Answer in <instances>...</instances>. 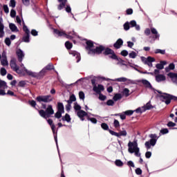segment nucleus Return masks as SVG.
<instances>
[{
	"label": "nucleus",
	"mask_w": 177,
	"mask_h": 177,
	"mask_svg": "<svg viewBox=\"0 0 177 177\" xmlns=\"http://www.w3.org/2000/svg\"><path fill=\"white\" fill-rule=\"evenodd\" d=\"M59 4L57 6L58 10L64 9L67 13H71V7L67 4V0H57Z\"/></svg>",
	"instance_id": "obj_7"
},
{
	"label": "nucleus",
	"mask_w": 177,
	"mask_h": 177,
	"mask_svg": "<svg viewBox=\"0 0 177 177\" xmlns=\"http://www.w3.org/2000/svg\"><path fill=\"white\" fill-rule=\"evenodd\" d=\"M77 117H79V118H84V117H88V113H86L84 110L78 111L77 113Z\"/></svg>",
	"instance_id": "obj_17"
},
{
	"label": "nucleus",
	"mask_w": 177,
	"mask_h": 177,
	"mask_svg": "<svg viewBox=\"0 0 177 177\" xmlns=\"http://www.w3.org/2000/svg\"><path fill=\"white\" fill-rule=\"evenodd\" d=\"M165 80H167V78L165 77V75H157L156 76V81L157 82H161L162 81H165Z\"/></svg>",
	"instance_id": "obj_21"
},
{
	"label": "nucleus",
	"mask_w": 177,
	"mask_h": 177,
	"mask_svg": "<svg viewBox=\"0 0 177 177\" xmlns=\"http://www.w3.org/2000/svg\"><path fill=\"white\" fill-rule=\"evenodd\" d=\"M72 35H75V32H74V31L70 32H68V35H67L66 33V35H64V37H65L66 38H68V39H73Z\"/></svg>",
	"instance_id": "obj_33"
},
{
	"label": "nucleus",
	"mask_w": 177,
	"mask_h": 177,
	"mask_svg": "<svg viewBox=\"0 0 177 177\" xmlns=\"http://www.w3.org/2000/svg\"><path fill=\"white\" fill-rule=\"evenodd\" d=\"M55 66L53 64H48L43 70H44L45 73H46V70L50 71V70H54Z\"/></svg>",
	"instance_id": "obj_26"
},
{
	"label": "nucleus",
	"mask_w": 177,
	"mask_h": 177,
	"mask_svg": "<svg viewBox=\"0 0 177 177\" xmlns=\"http://www.w3.org/2000/svg\"><path fill=\"white\" fill-rule=\"evenodd\" d=\"M65 46H66V49H68V50H70V49H71V48H73V44L68 41L65 42Z\"/></svg>",
	"instance_id": "obj_36"
},
{
	"label": "nucleus",
	"mask_w": 177,
	"mask_h": 177,
	"mask_svg": "<svg viewBox=\"0 0 177 177\" xmlns=\"http://www.w3.org/2000/svg\"><path fill=\"white\" fill-rule=\"evenodd\" d=\"M129 56L131 59H135V57L137 56V54L135 53V51H132L129 54Z\"/></svg>",
	"instance_id": "obj_52"
},
{
	"label": "nucleus",
	"mask_w": 177,
	"mask_h": 177,
	"mask_svg": "<svg viewBox=\"0 0 177 177\" xmlns=\"http://www.w3.org/2000/svg\"><path fill=\"white\" fill-rule=\"evenodd\" d=\"M1 63L2 66H8L9 63L8 62V58H3Z\"/></svg>",
	"instance_id": "obj_41"
},
{
	"label": "nucleus",
	"mask_w": 177,
	"mask_h": 177,
	"mask_svg": "<svg viewBox=\"0 0 177 177\" xmlns=\"http://www.w3.org/2000/svg\"><path fill=\"white\" fill-rule=\"evenodd\" d=\"M169 70H175V64L171 63L169 65V67L165 68L166 73H168L169 71Z\"/></svg>",
	"instance_id": "obj_32"
},
{
	"label": "nucleus",
	"mask_w": 177,
	"mask_h": 177,
	"mask_svg": "<svg viewBox=\"0 0 177 177\" xmlns=\"http://www.w3.org/2000/svg\"><path fill=\"white\" fill-rule=\"evenodd\" d=\"M128 167H131L132 168H135V164L132 162V160H129L127 162Z\"/></svg>",
	"instance_id": "obj_62"
},
{
	"label": "nucleus",
	"mask_w": 177,
	"mask_h": 177,
	"mask_svg": "<svg viewBox=\"0 0 177 177\" xmlns=\"http://www.w3.org/2000/svg\"><path fill=\"white\" fill-rule=\"evenodd\" d=\"M106 105L107 106H114V101L113 100H109L106 102Z\"/></svg>",
	"instance_id": "obj_60"
},
{
	"label": "nucleus",
	"mask_w": 177,
	"mask_h": 177,
	"mask_svg": "<svg viewBox=\"0 0 177 177\" xmlns=\"http://www.w3.org/2000/svg\"><path fill=\"white\" fill-rule=\"evenodd\" d=\"M62 121H66V122H71V118L68 113H66L65 116L62 117Z\"/></svg>",
	"instance_id": "obj_28"
},
{
	"label": "nucleus",
	"mask_w": 177,
	"mask_h": 177,
	"mask_svg": "<svg viewBox=\"0 0 177 177\" xmlns=\"http://www.w3.org/2000/svg\"><path fill=\"white\" fill-rule=\"evenodd\" d=\"M41 106L42 109H46V111L44 109L39 110V114L40 117H42V118L48 120V118H50V117L55 114V110H53L52 105H48L47 108L46 104H42Z\"/></svg>",
	"instance_id": "obj_2"
},
{
	"label": "nucleus",
	"mask_w": 177,
	"mask_h": 177,
	"mask_svg": "<svg viewBox=\"0 0 177 177\" xmlns=\"http://www.w3.org/2000/svg\"><path fill=\"white\" fill-rule=\"evenodd\" d=\"M115 165H116V167H123L124 162H122L121 160L118 159L115 161Z\"/></svg>",
	"instance_id": "obj_35"
},
{
	"label": "nucleus",
	"mask_w": 177,
	"mask_h": 177,
	"mask_svg": "<svg viewBox=\"0 0 177 177\" xmlns=\"http://www.w3.org/2000/svg\"><path fill=\"white\" fill-rule=\"evenodd\" d=\"M88 121H91L93 124H97V120L95 118H90L89 116L87 117Z\"/></svg>",
	"instance_id": "obj_40"
},
{
	"label": "nucleus",
	"mask_w": 177,
	"mask_h": 177,
	"mask_svg": "<svg viewBox=\"0 0 177 177\" xmlns=\"http://www.w3.org/2000/svg\"><path fill=\"white\" fill-rule=\"evenodd\" d=\"M156 54L160 53V55H165V50L156 49L155 50Z\"/></svg>",
	"instance_id": "obj_48"
},
{
	"label": "nucleus",
	"mask_w": 177,
	"mask_h": 177,
	"mask_svg": "<svg viewBox=\"0 0 177 177\" xmlns=\"http://www.w3.org/2000/svg\"><path fill=\"white\" fill-rule=\"evenodd\" d=\"M56 127L55 125H53L51 127V130L53 131V136H54V139L55 140V143L57 146V131H56Z\"/></svg>",
	"instance_id": "obj_18"
},
{
	"label": "nucleus",
	"mask_w": 177,
	"mask_h": 177,
	"mask_svg": "<svg viewBox=\"0 0 177 177\" xmlns=\"http://www.w3.org/2000/svg\"><path fill=\"white\" fill-rule=\"evenodd\" d=\"M122 45H124V41L122 39H118L113 44V48H115V49H120Z\"/></svg>",
	"instance_id": "obj_15"
},
{
	"label": "nucleus",
	"mask_w": 177,
	"mask_h": 177,
	"mask_svg": "<svg viewBox=\"0 0 177 177\" xmlns=\"http://www.w3.org/2000/svg\"><path fill=\"white\" fill-rule=\"evenodd\" d=\"M64 112L57 111L56 112V113L55 114V118H57L59 120V118H62V114H63Z\"/></svg>",
	"instance_id": "obj_44"
},
{
	"label": "nucleus",
	"mask_w": 177,
	"mask_h": 177,
	"mask_svg": "<svg viewBox=\"0 0 177 177\" xmlns=\"http://www.w3.org/2000/svg\"><path fill=\"white\" fill-rule=\"evenodd\" d=\"M113 127L118 129V128H120V122L117 120H114L113 121Z\"/></svg>",
	"instance_id": "obj_42"
},
{
	"label": "nucleus",
	"mask_w": 177,
	"mask_h": 177,
	"mask_svg": "<svg viewBox=\"0 0 177 177\" xmlns=\"http://www.w3.org/2000/svg\"><path fill=\"white\" fill-rule=\"evenodd\" d=\"M9 27L12 32H15V31L17 32L19 31V29H17V26H16L15 24H10Z\"/></svg>",
	"instance_id": "obj_25"
},
{
	"label": "nucleus",
	"mask_w": 177,
	"mask_h": 177,
	"mask_svg": "<svg viewBox=\"0 0 177 177\" xmlns=\"http://www.w3.org/2000/svg\"><path fill=\"white\" fill-rule=\"evenodd\" d=\"M53 32L54 34H56V35H58V37H64V35H66L64 31H61L56 28H53Z\"/></svg>",
	"instance_id": "obj_19"
},
{
	"label": "nucleus",
	"mask_w": 177,
	"mask_h": 177,
	"mask_svg": "<svg viewBox=\"0 0 177 177\" xmlns=\"http://www.w3.org/2000/svg\"><path fill=\"white\" fill-rule=\"evenodd\" d=\"M148 63H153V62H156V59H154V57H148L147 59V61H145Z\"/></svg>",
	"instance_id": "obj_55"
},
{
	"label": "nucleus",
	"mask_w": 177,
	"mask_h": 177,
	"mask_svg": "<svg viewBox=\"0 0 177 177\" xmlns=\"http://www.w3.org/2000/svg\"><path fill=\"white\" fill-rule=\"evenodd\" d=\"M120 55L122 56H123L124 57H127V56H128L129 53H128V50H122L121 52H120Z\"/></svg>",
	"instance_id": "obj_49"
},
{
	"label": "nucleus",
	"mask_w": 177,
	"mask_h": 177,
	"mask_svg": "<svg viewBox=\"0 0 177 177\" xmlns=\"http://www.w3.org/2000/svg\"><path fill=\"white\" fill-rule=\"evenodd\" d=\"M86 50L88 51V55L95 56V55H102L103 52H106V47L103 45L96 46L95 48H92L95 46L93 42L91 40H87L86 41Z\"/></svg>",
	"instance_id": "obj_1"
},
{
	"label": "nucleus",
	"mask_w": 177,
	"mask_h": 177,
	"mask_svg": "<svg viewBox=\"0 0 177 177\" xmlns=\"http://www.w3.org/2000/svg\"><path fill=\"white\" fill-rule=\"evenodd\" d=\"M124 30H125V31H128V30H129V28H131V26L129 25V22H126L124 25Z\"/></svg>",
	"instance_id": "obj_46"
},
{
	"label": "nucleus",
	"mask_w": 177,
	"mask_h": 177,
	"mask_svg": "<svg viewBox=\"0 0 177 177\" xmlns=\"http://www.w3.org/2000/svg\"><path fill=\"white\" fill-rule=\"evenodd\" d=\"M76 100H77V97H75V95L72 94L69 97V100L67 101V103H68L69 104H71L73 102H75Z\"/></svg>",
	"instance_id": "obj_29"
},
{
	"label": "nucleus",
	"mask_w": 177,
	"mask_h": 177,
	"mask_svg": "<svg viewBox=\"0 0 177 177\" xmlns=\"http://www.w3.org/2000/svg\"><path fill=\"white\" fill-rule=\"evenodd\" d=\"M115 81H117L118 82H127V81H128V79H127V77H119L115 79Z\"/></svg>",
	"instance_id": "obj_37"
},
{
	"label": "nucleus",
	"mask_w": 177,
	"mask_h": 177,
	"mask_svg": "<svg viewBox=\"0 0 177 177\" xmlns=\"http://www.w3.org/2000/svg\"><path fill=\"white\" fill-rule=\"evenodd\" d=\"M5 44L7 46H10L12 41H10V38L6 37L5 39Z\"/></svg>",
	"instance_id": "obj_50"
},
{
	"label": "nucleus",
	"mask_w": 177,
	"mask_h": 177,
	"mask_svg": "<svg viewBox=\"0 0 177 177\" xmlns=\"http://www.w3.org/2000/svg\"><path fill=\"white\" fill-rule=\"evenodd\" d=\"M133 112H134V111L128 110V111H124V113L126 115H132V114H133Z\"/></svg>",
	"instance_id": "obj_58"
},
{
	"label": "nucleus",
	"mask_w": 177,
	"mask_h": 177,
	"mask_svg": "<svg viewBox=\"0 0 177 177\" xmlns=\"http://www.w3.org/2000/svg\"><path fill=\"white\" fill-rule=\"evenodd\" d=\"M16 54L18 57V61L21 63L23 62V57H24V53H23V50L19 48L17 50Z\"/></svg>",
	"instance_id": "obj_14"
},
{
	"label": "nucleus",
	"mask_w": 177,
	"mask_h": 177,
	"mask_svg": "<svg viewBox=\"0 0 177 177\" xmlns=\"http://www.w3.org/2000/svg\"><path fill=\"white\" fill-rule=\"evenodd\" d=\"M23 30H24L25 34H30V30L28 29L27 26H26L25 24L23 26Z\"/></svg>",
	"instance_id": "obj_53"
},
{
	"label": "nucleus",
	"mask_w": 177,
	"mask_h": 177,
	"mask_svg": "<svg viewBox=\"0 0 177 177\" xmlns=\"http://www.w3.org/2000/svg\"><path fill=\"white\" fill-rule=\"evenodd\" d=\"M101 128H102L104 129V131H111L109 129V124H107L106 123H102Z\"/></svg>",
	"instance_id": "obj_38"
},
{
	"label": "nucleus",
	"mask_w": 177,
	"mask_h": 177,
	"mask_svg": "<svg viewBox=\"0 0 177 177\" xmlns=\"http://www.w3.org/2000/svg\"><path fill=\"white\" fill-rule=\"evenodd\" d=\"M142 171L139 167L136 169V175H142Z\"/></svg>",
	"instance_id": "obj_64"
},
{
	"label": "nucleus",
	"mask_w": 177,
	"mask_h": 177,
	"mask_svg": "<svg viewBox=\"0 0 177 177\" xmlns=\"http://www.w3.org/2000/svg\"><path fill=\"white\" fill-rule=\"evenodd\" d=\"M122 95H124L126 97H128V96H129V89L124 88L122 91Z\"/></svg>",
	"instance_id": "obj_43"
},
{
	"label": "nucleus",
	"mask_w": 177,
	"mask_h": 177,
	"mask_svg": "<svg viewBox=\"0 0 177 177\" xmlns=\"http://www.w3.org/2000/svg\"><path fill=\"white\" fill-rule=\"evenodd\" d=\"M28 102H29V104H30V106L32 107L35 108V106H37V102L34 100H32L29 101Z\"/></svg>",
	"instance_id": "obj_56"
},
{
	"label": "nucleus",
	"mask_w": 177,
	"mask_h": 177,
	"mask_svg": "<svg viewBox=\"0 0 177 177\" xmlns=\"http://www.w3.org/2000/svg\"><path fill=\"white\" fill-rule=\"evenodd\" d=\"M114 102H118V100H121L122 99V95L120 93H116L113 97Z\"/></svg>",
	"instance_id": "obj_30"
},
{
	"label": "nucleus",
	"mask_w": 177,
	"mask_h": 177,
	"mask_svg": "<svg viewBox=\"0 0 177 177\" xmlns=\"http://www.w3.org/2000/svg\"><path fill=\"white\" fill-rule=\"evenodd\" d=\"M26 84L27 83H26V81L22 80L18 83V86H19L20 88H24V86H26Z\"/></svg>",
	"instance_id": "obj_45"
},
{
	"label": "nucleus",
	"mask_w": 177,
	"mask_h": 177,
	"mask_svg": "<svg viewBox=\"0 0 177 177\" xmlns=\"http://www.w3.org/2000/svg\"><path fill=\"white\" fill-rule=\"evenodd\" d=\"M79 97L82 100H84V99H85V93H84V91L79 92Z\"/></svg>",
	"instance_id": "obj_51"
},
{
	"label": "nucleus",
	"mask_w": 177,
	"mask_h": 177,
	"mask_svg": "<svg viewBox=\"0 0 177 177\" xmlns=\"http://www.w3.org/2000/svg\"><path fill=\"white\" fill-rule=\"evenodd\" d=\"M165 64H167V61H160V64H157L156 65V68H158V70H162V68H164V66H165Z\"/></svg>",
	"instance_id": "obj_22"
},
{
	"label": "nucleus",
	"mask_w": 177,
	"mask_h": 177,
	"mask_svg": "<svg viewBox=\"0 0 177 177\" xmlns=\"http://www.w3.org/2000/svg\"><path fill=\"white\" fill-rule=\"evenodd\" d=\"M136 21H135V20H132V21H130V23H129V25H130V27H135V26H136Z\"/></svg>",
	"instance_id": "obj_63"
},
{
	"label": "nucleus",
	"mask_w": 177,
	"mask_h": 177,
	"mask_svg": "<svg viewBox=\"0 0 177 177\" xmlns=\"http://www.w3.org/2000/svg\"><path fill=\"white\" fill-rule=\"evenodd\" d=\"M128 147L129 153H131V154L134 153L136 157H140V153H139L140 149L138 147V142H129Z\"/></svg>",
	"instance_id": "obj_5"
},
{
	"label": "nucleus",
	"mask_w": 177,
	"mask_h": 177,
	"mask_svg": "<svg viewBox=\"0 0 177 177\" xmlns=\"http://www.w3.org/2000/svg\"><path fill=\"white\" fill-rule=\"evenodd\" d=\"M8 71H6V69L5 68H1L0 70V74L3 77H5V75L7 74Z\"/></svg>",
	"instance_id": "obj_47"
},
{
	"label": "nucleus",
	"mask_w": 177,
	"mask_h": 177,
	"mask_svg": "<svg viewBox=\"0 0 177 177\" xmlns=\"http://www.w3.org/2000/svg\"><path fill=\"white\" fill-rule=\"evenodd\" d=\"M100 92H95V93H97V95H99V99L100 100H102L104 101L105 99H106L107 97H106V95H104L103 94H102V92H103V91L104 90H99Z\"/></svg>",
	"instance_id": "obj_24"
},
{
	"label": "nucleus",
	"mask_w": 177,
	"mask_h": 177,
	"mask_svg": "<svg viewBox=\"0 0 177 177\" xmlns=\"http://www.w3.org/2000/svg\"><path fill=\"white\" fill-rule=\"evenodd\" d=\"M57 111H61L62 113H64V105L62 102H58L57 103Z\"/></svg>",
	"instance_id": "obj_23"
},
{
	"label": "nucleus",
	"mask_w": 177,
	"mask_h": 177,
	"mask_svg": "<svg viewBox=\"0 0 177 177\" xmlns=\"http://www.w3.org/2000/svg\"><path fill=\"white\" fill-rule=\"evenodd\" d=\"M109 133L112 135L113 136H116L117 138H120V136H127V131H121L119 133H117L113 130H109Z\"/></svg>",
	"instance_id": "obj_12"
},
{
	"label": "nucleus",
	"mask_w": 177,
	"mask_h": 177,
	"mask_svg": "<svg viewBox=\"0 0 177 177\" xmlns=\"http://www.w3.org/2000/svg\"><path fill=\"white\" fill-rule=\"evenodd\" d=\"M151 109H153V105H151L150 102H148L146 106H144V111H146V110H151Z\"/></svg>",
	"instance_id": "obj_34"
},
{
	"label": "nucleus",
	"mask_w": 177,
	"mask_h": 177,
	"mask_svg": "<svg viewBox=\"0 0 177 177\" xmlns=\"http://www.w3.org/2000/svg\"><path fill=\"white\" fill-rule=\"evenodd\" d=\"M4 29L5 26L0 21V38H3V37H5V31L3 30Z\"/></svg>",
	"instance_id": "obj_20"
},
{
	"label": "nucleus",
	"mask_w": 177,
	"mask_h": 177,
	"mask_svg": "<svg viewBox=\"0 0 177 177\" xmlns=\"http://www.w3.org/2000/svg\"><path fill=\"white\" fill-rule=\"evenodd\" d=\"M9 6H10L11 8H16V1L10 0Z\"/></svg>",
	"instance_id": "obj_54"
},
{
	"label": "nucleus",
	"mask_w": 177,
	"mask_h": 177,
	"mask_svg": "<svg viewBox=\"0 0 177 177\" xmlns=\"http://www.w3.org/2000/svg\"><path fill=\"white\" fill-rule=\"evenodd\" d=\"M169 132V130H168V129H162L160 130V133H162V135H165L167 133H168Z\"/></svg>",
	"instance_id": "obj_57"
},
{
	"label": "nucleus",
	"mask_w": 177,
	"mask_h": 177,
	"mask_svg": "<svg viewBox=\"0 0 177 177\" xmlns=\"http://www.w3.org/2000/svg\"><path fill=\"white\" fill-rule=\"evenodd\" d=\"M150 32H151V34L153 35V39L154 41H156V39H160V34H158L157 29H156L155 28H151V30L150 28L145 29V35L148 37L149 35H150Z\"/></svg>",
	"instance_id": "obj_8"
},
{
	"label": "nucleus",
	"mask_w": 177,
	"mask_h": 177,
	"mask_svg": "<svg viewBox=\"0 0 177 177\" xmlns=\"http://www.w3.org/2000/svg\"><path fill=\"white\" fill-rule=\"evenodd\" d=\"M160 95L159 97L163 99L162 102H165V104H170L171 100H174V102H177V97L171 94H168L167 93H162L160 91H156Z\"/></svg>",
	"instance_id": "obj_4"
},
{
	"label": "nucleus",
	"mask_w": 177,
	"mask_h": 177,
	"mask_svg": "<svg viewBox=\"0 0 177 177\" xmlns=\"http://www.w3.org/2000/svg\"><path fill=\"white\" fill-rule=\"evenodd\" d=\"M104 56H109V59H111L112 60H117V62H120V63H124V59H122L121 58L118 57L117 56V54H115V52H114V50L106 47L105 51L103 52Z\"/></svg>",
	"instance_id": "obj_3"
},
{
	"label": "nucleus",
	"mask_w": 177,
	"mask_h": 177,
	"mask_svg": "<svg viewBox=\"0 0 177 177\" xmlns=\"http://www.w3.org/2000/svg\"><path fill=\"white\" fill-rule=\"evenodd\" d=\"M72 54L73 56L76 57L77 63H80V62H81V55L77 52H73Z\"/></svg>",
	"instance_id": "obj_31"
},
{
	"label": "nucleus",
	"mask_w": 177,
	"mask_h": 177,
	"mask_svg": "<svg viewBox=\"0 0 177 177\" xmlns=\"http://www.w3.org/2000/svg\"><path fill=\"white\" fill-rule=\"evenodd\" d=\"M149 138H151L149 141H147L145 144L147 150L151 149V146H156V143H157V139H158L157 134H150Z\"/></svg>",
	"instance_id": "obj_6"
},
{
	"label": "nucleus",
	"mask_w": 177,
	"mask_h": 177,
	"mask_svg": "<svg viewBox=\"0 0 177 177\" xmlns=\"http://www.w3.org/2000/svg\"><path fill=\"white\" fill-rule=\"evenodd\" d=\"M10 17H12V18H15L16 17V10L12 9L10 10Z\"/></svg>",
	"instance_id": "obj_61"
},
{
	"label": "nucleus",
	"mask_w": 177,
	"mask_h": 177,
	"mask_svg": "<svg viewBox=\"0 0 177 177\" xmlns=\"http://www.w3.org/2000/svg\"><path fill=\"white\" fill-rule=\"evenodd\" d=\"M74 109L76 111H82L81 110V106H80V104H78L77 102H75L74 103V106H73Z\"/></svg>",
	"instance_id": "obj_39"
},
{
	"label": "nucleus",
	"mask_w": 177,
	"mask_h": 177,
	"mask_svg": "<svg viewBox=\"0 0 177 177\" xmlns=\"http://www.w3.org/2000/svg\"><path fill=\"white\" fill-rule=\"evenodd\" d=\"M142 84L146 86V88H150L151 89L153 90V91L157 92L158 90L156 88H153L151 86V84H150V82L146 80H142Z\"/></svg>",
	"instance_id": "obj_16"
},
{
	"label": "nucleus",
	"mask_w": 177,
	"mask_h": 177,
	"mask_svg": "<svg viewBox=\"0 0 177 177\" xmlns=\"http://www.w3.org/2000/svg\"><path fill=\"white\" fill-rule=\"evenodd\" d=\"M22 41L28 44V42H30V33L24 34V37H22Z\"/></svg>",
	"instance_id": "obj_27"
},
{
	"label": "nucleus",
	"mask_w": 177,
	"mask_h": 177,
	"mask_svg": "<svg viewBox=\"0 0 177 177\" xmlns=\"http://www.w3.org/2000/svg\"><path fill=\"white\" fill-rule=\"evenodd\" d=\"M10 66L12 70H13V71H15V73L20 74V72H19L20 70H19V66H17V64H16V60L11 59V61L10 62Z\"/></svg>",
	"instance_id": "obj_13"
},
{
	"label": "nucleus",
	"mask_w": 177,
	"mask_h": 177,
	"mask_svg": "<svg viewBox=\"0 0 177 177\" xmlns=\"http://www.w3.org/2000/svg\"><path fill=\"white\" fill-rule=\"evenodd\" d=\"M3 86L8 87V85L6 84V82L3 80H0V88H3Z\"/></svg>",
	"instance_id": "obj_59"
},
{
	"label": "nucleus",
	"mask_w": 177,
	"mask_h": 177,
	"mask_svg": "<svg viewBox=\"0 0 177 177\" xmlns=\"http://www.w3.org/2000/svg\"><path fill=\"white\" fill-rule=\"evenodd\" d=\"M26 74L28 75H30V77H33V78L41 80V78H44V75H45V70H41L39 73H35L30 71H26Z\"/></svg>",
	"instance_id": "obj_10"
},
{
	"label": "nucleus",
	"mask_w": 177,
	"mask_h": 177,
	"mask_svg": "<svg viewBox=\"0 0 177 177\" xmlns=\"http://www.w3.org/2000/svg\"><path fill=\"white\" fill-rule=\"evenodd\" d=\"M36 100L39 103H41V102H44V103H50V102H53V97L50 95H39L36 97Z\"/></svg>",
	"instance_id": "obj_9"
},
{
	"label": "nucleus",
	"mask_w": 177,
	"mask_h": 177,
	"mask_svg": "<svg viewBox=\"0 0 177 177\" xmlns=\"http://www.w3.org/2000/svg\"><path fill=\"white\" fill-rule=\"evenodd\" d=\"M91 84L93 85V91L94 92L100 93V91H104V86L102 84H98L96 86V79L91 80Z\"/></svg>",
	"instance_id": "obj_11"
}]
</instances>
